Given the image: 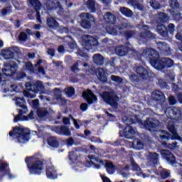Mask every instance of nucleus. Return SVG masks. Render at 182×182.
Returning a JSON list of instances; mask_svg holds the SVG:
<instances>
[{
	"instance_id": "obj_1",
	"label": "nucleus",
	"mask_w": 182,
	"mask_h": 182,
	"mask_svg": "<svg viewBox=\"0 0 182 182\" xmlns=\"http://www.w3.org/2000/svg\"><path fill=\"white\" fill-rule=\"evenodd\" d=\"M141 56L149 60V63L156 70H164L173 68L174 61L169 58H160V54L154 48H146L143 50Z\"/></svg>"
},
{
	"instance_id": "obj_2",
	"label": "nucleus",
	"mask_w": 182,
	"mask_h": 182,
	"mask_svg": "<svg viewBox=\"0 0 182 182\" xmlns=\"http://www.w3.org/2000/svg\"><path fill=\"white\" fill-rule=\"evenodd\" d=\"M25 163L30 176H41L48 161L43 159V155L41 152H38L31 156H27Z\"/></svg>"
},
{
	"instance_id": "obj_3",
	"label": "nucleus",
	"mask_w": 182,
	"mask_h": 182,
	"mask_svg": "<svg viewBox=\"0 0 182 182\" xmlns=\"http://www.w3.org/2000/svg\"><path fill=\"white\" fill-rule=\"evenodd\" d=\"M9 136L14 140L17 139L18 143H26L31 140V132L25 127L16 126L9 132Z\"/></svg>"
},
{
	"instance_id": "obj_4",
	"label": "nucleus",
	"mask_w": 182,
	"mask_h": 182,
	"mask_svg": "<svg viewBox=\"0 0 182 182\" xmlns=\"http://www.w3.org/2000/svg\"><path fill=\"white\" fill-rule=\"evenodd\" d=\"M124 122H128L129 124H127V126L124 127L123 132H119V136L121 137H125V139L132 140V139H134L136 136V131H134L133 127H132V124L134 123L133 122V119L126 117Z\"/></svg>"
},
{
	"instance_id": "obj_5",
	"label": "nucleus",
	"mask_w": 182,
	"mask_h": 182,
	"mask_svg": "<svg viewBox=\"0 0 182 182\" xmlns=\"http://www.w3.org/2000/svg\"><path fill=\"white\" fill-rule=\"evenodd\" d=\"M81 18L80 26L83 29H90L92 25L96 22V18L95 16L90 13H82L80 14Z\"/></svg>"
},
{
	"instance_id": "obj_6",
	"label": "nucleus",
	"mask_w": 182,
	"mask_h": 182,
	"mask_svg": "<svg viewBox=\"0 0 182 182\" xmlns=\"http://www.w3.org/2000/svg\"><path fill=\"white\" fill-rule=\"evenodd\" d=\"M1 72L3 76H6V77H11L14 75H16V72H18V64L14 61L6 63L4 64Z\"/></svg>"
},
{
	"instance_id": "obj_7",
	"label": "nucleus",
	"mask_w": 182,
	"mask_h": 182,
	"mask_svg": "<svg viewBox=\"0 0 182 182\" xmlns=\"http://www.w3.org/2000/svg\"><path fill=\"white\" fill-rule=\"evenodd\" d=\"M104 102L107 103V105H109L112 109H118L119 108V97L117 95H114L112 94H110L107 92H105L102 94V96Z\"/></svg>"
},
{
	"instance_id": "obj_8",
	"label": "nucleus",
	"mask_w": 182,
	"mask_h": 182,
	"mask_svg": "<svg viewBox=\"0 0 182 182\" xmlns=\"http://www.w3.org/2000/svg\"><path fill=\"white\" fill-rule=\"evenodd\" d=\"M19 48L13 46L6 49H2L0 53V56H2L5 60H9L15 58V53H18Z\"/></svg>"
},
{
	"instance_id": "obj_9",
	"label": "nucleus",
	"mask_w": 182,
	"mask_h": 182,
	"mask_svg": "<svg viewBox=\"0 0 182 182\" xmlns=\"http://www.w3.org/2000/svg\"><path fill=\"white\" fill-rule=\"evenodd\" d=\"M26 89L28 92H32L33 93H39L42 95L45 86L41 81H37L36 83L32 84L31 82L26 83Z\"/></svg>"
},
{
	"instance_id": "obj_10",
	"label": "nucleus",
	"mask_w": 182,
	"mask_h": 182,
	"mask_svg": "<svg viewBox=\"0 0 182 182\" xmlns=\"http://www.w3.org/2000/svg\"><path fill=\"white\" fill-rule=\"evenodd\" d=\"M168 5L171 8V9H169V12L173 18L181 15V13H180L181 6H180V3H178V0H169Z\"/></svg>"
},
{
	"instance_id": "obj_11",
	"label": "nucleus",
	"mask_w": 182,
	"mask_h": 182,
	"mask_svg": "<svg viewBox=\"0 0 182 182\" xmlns=\"http://www.w3.org/2000/svg\"><path fill=\"white\" fill-rule=\"evenodd\" d=\"M82 97L90 106L95 105V103H97V97L90 89H87L86 91L82 92Z\"/></svg>"
},
{
	"instance_id": "obj_12",
	"label": "nucleus",
	"mask_w": 182,
	"mask_h": 182,
	"mask_svg": "<svg viewBox=\"0 0 182 182\" xmlns=\"http://www.w3.org/2000/svg\"><path fill=\"white\" fill-rule=\"evenodd\" d=\"M53 130L59 136H65L66 137H70L72 136L70 129L66 125L55 126L53 128Z\"/></svg>"
},
{
	"instance_id": "obj_13",
	"label": "nucleus",
	"mask_w": 182,
	"mask_h": 182,
	"mask_svg": "<svg viewBox=\"0 0 182 182\" xmlns=\"http://www.w3.org/2000/svg\"><path fill=\"white\" fill-rule=\"evenodd\" d=\"M161 133V134H163L160 136L161 140H167V141H168V140L181 141V136L178 135V134L177 133V131H175L174 132H172L171 134H170L167 131L162 130Z\"/></svg>"
},
{
	"instance_id": "obj_14",
	"label": "nucleus",
	"mask_w": 182,
	"mask_h": 182,
	"mask_svg": "<svg viewBox=\"0 0 182 182\" xmlns=\"http://www.w3.org/2000/svg\"><path fill=\"white\" fill-rule=\"evenodd\" d=\"M28 1L32 8H33L34 11H36V16L38 22H40V23H42V19H41V12L39 11L41 8H42V4H41V1L39 0H28Z\"/></svg>"
},
{
	"instance_id": "obj_15",
	"label": "nucleus",
	"mask_w": 182,
	"mask_h": 182,
	"mask_svg": "<svg viewBox=\"0 0 182 182\" xmlns=\"http://www.w3.org/2000/svg\"><path fill=\"white\" fill-rule=\"evenodd\" d=\"M161 154L167 163L169 164H176V156L169 150L163 149L161 151Z\"/></svg>"
},
{
	"instance_id": "obj_16",
	"label": "nucleus",
	"mask_w": 182,
	"mask_h": 182,
	"mask_svg": "<svg viewBox=\"0 0 182 182\" xmlns=\"http://www.w3.org/2000/svg\"><path fill=\"white\" fill-rule=\"evenodd\" d=\"M158 50L164 55H171V48L168 47V44L166 42H158L157 43Z\"/></svg>"
},
{
	"instance_id": "obj_17",
	"label": "nucleus",
	"mask_w": 182,
	"mask_h": 182,
	"mask_svg": "<svg viewBox=\"0 0 182 182\" xmlns=\"http://www.w3.org/2000/svg\"><path fill=\"white\" fill-rule=\"evenodd\" d=\"M136 75L142 79V80H147L150 77L149 71L143 66H138L136 69Z\"/></svg>"
},
{
	"instance_id": "obj_18",
	"label": "nucleus",
	"mask_w": 182,
	"mask_h": 182,
	"mask_svg": "<svg viewBox=\"0 0 182 182\" xmlns=\"http://www.w3.org/2000/svg\"><path fill=\"white\" fill-rule=\"evenodd\" d=\"M152 99L154 102L163 103L166 100V95L160 90H155L153 92Z\"/></svg>"
},
{
	"instance_id": "obj_19",
	"label": "nucleus",
	"mask_w": 182,
	"mask_h": 182,
	"mask_svg": "<svg viewBox=\"0 0 182 182\" xmlns=\"http://www.w3.org/2000/svg\"><path fill=\"white\" fill-rule=\"evenodd\" d=\"M130 48L127 46H118L115 48V53L118 56H126Z\"/></svg>"
},
{
	"instance_id": "obj_20",
	"label": "nucleus",
	"mask_w": 182,
	"mask_h": 182,
	"mask_svg": "<svg viewBox=\"0 0 182 182\" xmlns=\"http://www.w3.org/2000/svg\"><path fill=\"white\" fill-rule=\"evenodd\" d=\"M46 174L48 178H50L51 180H55V178H58V173H56V169L53 166L46 168Z\"/></svg>"
},
{
	"instance_id": "obj_21",
	"label": "nucleus",
	"mask_w": 182,
	"mask_h": 182,
	"mask_svg": "<svg viewBox=\"0 0 182 182\" xmlns=\"http://www.w3.org/2000/svg\"><path fill=\"white\" fill-rule=\"evenodd\" d=\"M16 105L17 107H21L22 109H17L18 112H19V110H23V112H28V107L25 105H26V101L25 100V98L17 97L16 99Z\"/></svg>"
},
{
	"instance_id": "obj_22",
	"label": "nucleus",
	"mask_w": 182,
	"mask_h": 182,
	"mask_svg": "<svg viewBox=\"0 0 182 182\" xmlns=\"http://www.w3.org/2000/svg\"><path fill=\"white\" fill-rule=\"evenodd\" d=\"M181 31V26L178 24L176 27L174 23H170L166 27L167 36H168V33L170 35H174V32H178Z\"/></svg>"
},
{
	"instance_id": "obj_23",
	"label": "nucleus",
	"mask_w": 182,
	"mask_h": 182,
	"mask_svg": "<svg viewBox=\"0 0 182 182\" xmlns=\"http://www.w3.org/2000/svg\"><path fill=\"white\" fill-rule=\"evenodd\" d=\"M104 19L106 23H109V25H114L116 23V16L110 12H106L104 15Z\"/></svg>"
},
{
	"instance_id": "obj_24",
	"label": "nucleus",
	"mask_w": 182,
	"mask_h": 182,
	"mask_svg": "<svg viewBox=\"0 0 182 182\" xmlns=\"http://www.w3.org/2000/svg\"><path fill=\"white\" fill-rule=\"evenodd\" d=\"M146 38H148V39H156V35H154V33H151L150 31H146L144 33H139L140 41L146 42V41H147Z\"/></svg>"
},
{
	"instance_id": "obj_25",
	"label": "nucleus",
	"mask_w": 182,
	"mask_h": 182,
	"mask_svg": "<svg viewBox=\"0 0 182 182\" xmlns=\"http://www.w3.org/2000/svg\"><path fill=\"white\" fill-rule=\"evenodd\" d=\"M92 60L97 66H103L105 63V57L100 53H97L93 55Z\"/></svg>"
},
{
	"instance_id": "obj_26",
	"label": "nucleus",
	"mask_w": 182,
	"mask_h": 182,
	"mask_svg": "<svg viewBox=\"0 0 182 182\" xmlns=\"http://www.w3.org/2000/svg\"><path fill=\"white\" fill-rule=\"evenodd\" d=\"M144 128L149 130V132H156V129H157V124L151 122L150 118H146V120L144 122Z\"/></svg>"
},
{
	"instance_id": "obj_27",
	"label": "nucleus",
	"mask_w": 182,
	"mask_h": 182,
	"mask_svg": "<svg viewBox=\"0 0 182 182\" xmlns=\"http://www.w3.org/2000/svg\"><path fill=\"white\" fill-rule=\"evenodd\" d=\"M97 75L100 82H102V83H107V75H106V71H105V69H98Z\"/></svg>"
},
{
	"instance_id": "obj_28",
	"label": "nucleus",
	"mask_w": 182,
	"mask_h": 182,
	"mask_svg": "<svg viewBox=\"0 0 182 182\" xmlns=\"http://www.w3.org/2000/svg\"><path fill=\"white\" fill-rule=\"evenodd\" d=\"M156 31L160 36L167 38V26L164 24L159 23L156 26Z\"/></svg>"
},
{
	"instance_id": "obj_29",
	"label": "nucleus",
	"mask_w": 182,
	"mask_h": 182,
	"mask_svg": "<svg viewBox=\"0 0 182 182\" xmlns=\"http://www.w3.org/2000/svg\"><path fill=\"white\" fill-rule=\"evenodd\" d=\"M47 143L48 146L50 147H53V149H58L60 144L59 143V141L58 140V138L55 136H50L47 139Z\"/></svg>"
},
{
	"instance_id": "obj_30",
	"label": "nucleus",
	"mask_w": 182,
	"mask_h": 182,
	"mask_svg": "<svg viewBox=\"0 0 182 182\" xmlns=\"http://www.w3.org/2000/svg\"><path fill=\"white\" fill-rule=\"evenodd\" d=\"M47 26H48L50 29H58V28H59V23L55 18L50 17L47 18Z\"/></svg>"
},
{
	"instance_id": "obj_31",
	"label": "nucleus",
	"mask_w": 182,
	"mask_h": 182,
	"mask_svg": "<svg viewBox=\"0 0 182 182\" xmlns=\"http://www.w3.org/2000/svg\"><path fill=\"white\" fill-rule=\"evenodd\" d=\"M157 21L159 23H168V21H170V17H168L167 14L166 13L159 12Z\"/></svg>"
},
{
	"instance_id": "obj_32",
	"label": "nucleus",
	"mask_w": 182,
	"mask_h": 182,
	"mask_svg": "<svg viewBox=\"0 0 182 182\" xmlns=\"http://www.w3.org/2000/svg\"><path fill=\"white\" fill-rule=\"evenodd\" d=\"M172 114L175 120H182V110L177 107H173L171 109Z\"/></svg>"
},
{
	"instance_id": "obj_33",
	"label": "nucleus",
	"mask_w": 182,
	"mask_h": 182,
	"mask_svg": "<svg viewBox=\"0 0 182 182\" xmlns=\"http://www.w3.org/2000/svg\"><path fill=\"white\" fill-rule=\"evenodd\" d=\"M137 32L134 30H125L122 32V36L126 38L127 41L132 39L136 36Z\"/></svg>"
},
{
	"instance_id": "obj_34",
	"label": "nucleus",
	"mask_w": 182,
	"mask_h": 182,
	"mask_svg": "<svg viewBox=\"0 0 182 182\" xmlns=\"http://www.w3.org/2000/svg\"><path fill=\"white\" fill-rule=\"evenodd\" d=\"M85 5L91 14L96 12V1L95 0H87Z\"/></svg>"
},
{
	"instance_id": "obj_35",
	"label": "nucleus",
	"mask_w": 182,
	"mask_h": 182,
	"mask_svg": "<svg viewBox=\"0 0 182 182\" xmlns=\"http://www.w3.org/2000/svg\"><path fill=\"white\" fill-rule=\"evenodd\" d=\"M119 11L124 16H126V18H132L133 16V11L125 6L120 7Z\"/></svg>"
},
{
	"instance_id": "obj_36",
	"label": "nucleus",
	"mask_w": 182,
	"mask_h": 182,
	"mask_svg": "<svg viewBox=\"0 0 182 182\" xmlns=\"http://www.w3.org/2000/svg\"><path fill=\"white\" fill-rule=\"evenodd\" d=\"M105 168L108 174H114L116 171V166L112 162H107L105 164Z\"/></svg>"
},
{
	"instance_id": "obj_37",
	"label": "nucleus",
	"mask_w": 182,
	"mask_h": 182,
	"mask_svg": "<svg viewBox=\"0 0 182 182\" xmlns=\"http://www.w3.org/2000/svg\"><path fill=\"white\" fill-rule=\"evenodd\" d=\"M159 157H160V155L156 152H150L149 153L150 161L154 165L158 164Z\"/></svg>"
},
{
	"instance_id": "obj_38",
	"label": "nucleus",
	"mask_w": 182,
	"mask_h": 182,
	"mask_svg": "<svg viewBox=\"0 0 182 182\" xmlns=\"http://www.w3.org/2000/svg\"><path fill=\"white\" fill-rule=\"evenodd\" d=\"M49 114V112L46 110L45 108H41L37 110V115L40 119H43V117H46Z\"/></svg>"
},
{
	"instance_id": "obj_39",
	"label": "nucleus",
	"mask_w": 182,
	"mask_h": 182,
	"mask_svg": "<svg viewBox=\"0 0 182 182\" xmlns=\"http://www.w3.org/2000/svg\"><path fill=\"white\" fill-rule=\"evenodd\" d=\"M106 31L109 35H112L113 36H116V35L118 33L117 28L112 26H107Z\"/></svg>"
},
{
	"instance_id": "obj_40",
	"label": "nucleus",
	"mask_w": 182,
	"mask_h": 182,
	"mask_svg": "<svg viewBox=\"0 0 182 182\" xmlns=\"http://www.w3.org/2000/svg\"><path fill=\"white\" fill-rule=\"evenodd\" d=\"M133 146H135L136 150H141L144 147V143L140 139H137L134 141Z\"/></svg>"
},
{
	"instance_id": "obj_41",
	"label": "nucleus",
	"mask_w": 182,
	"mask_h": 182,
	"mask_svg": "<svg viewBox=\"0 0 182 182\" xmlns=\"http://www.w3.org/2000/svg\"><path fill=\"white\" fill-rule=\"evenodd\" d=\"M18 114L14 117V123H18V122L22 121L23 114H26L28 112L26 111L23 112L22 109H18Z\"/></svg>"
},
{
	"instance_id": "obj_42",
	"label": "nucleus",
	"mask_w": 182,
	"mask_h": 182,
	"mask_svg": "<svg viewBox=\"0 0 182 182\" xmlns=\"http://www.w3.org/2000/svg\"><path fill=\"white\" fill-rule=\"evenodd\" d=\"M162 146H164V147H166V149H170L171 150H174V149H176V147H177V142H173L172 144H167V142H166V141H163L161 142Z\"/></svg>"
},
{
	"instance_id": "obj_43",
	"label": "nucleus",
	"mask_w": 182,
	"mask_h": 182,
	"mask_svg": "<svg viewBox=\"0 0 182 182\" xmlns=\"http://www.w3.org/2000/svg\"><path fill=\"white\" fill-rule=\"evenodd\" d=\"M64 92L65 95H68V97H72V96H74L75 93V88L73 87H69L64 90Z\"/></svg>"
},
{
	"instance_id": "obj_44",
	"label": "nucleus",
	"mask_w": 182,
	"mask_h": 182,
	"mask_svg": "<svg viewBox=\"0 0 182 182\" xmlns=\"http://www.w3.org/2000/svg\"><path fill=\"white\" fill-rule=\"evenodd\" d=\"M149 4H150V6H151L153 9H156V11L158 9H160V8H161V5L156 0H150Z\"/></svg>"
},
{
	"instance_id": "obj_45",
	"label": "nucleus",
	"mask_w": 182,
	"mask_h": 182,
	"mask_svg": "<svg viewBox=\"0 0 182 182\" xmlns=\"http://www.w3.org/2000/svg\"><path fill=\"white\" fill-rule=\"evenodd\" d=\"M129 80L132 82L136 85V83H139L140 82V77L138 76L136 74H132L129 75Z\"/></svg>"
},
{
	"instance_id": "obj_46",
	"label": "nucleus",
	"mask_w": 182,
	"mask_h": 182,
	"mask_svg": "<svg viewBox=\"0 0 182 182\" xmlns=\"http://www.w3.org/2000/svg\"><path fill=\"white\" fill-rule=\"evenodd\" d=\"M48 2H52V4H54V6L52 8V9H57V8H59L60 11H63V6H62V4H60V1H56L55 4V1L53 0H47Z\"/></svg>"
},
{
	"instance_id": "obj_47",
	"label": "nucleus",
	"mask_w": 182,
	"mask_h": 182,
	"mask_svg": "<svg viewBox=\"0 0 182 182\" xmlns=\"http://www.w3.org/2000/svg\"><path fill=\"white\" fill-rule=\"evenodd\" d=\"M18 41L20 42H26L28 41V34L23 31L21 32L18 36Z\"/></svg>"
},
{
	"instance_id": "obj_48",
	"label": "nucleus",
	"mask_w": 182,
	"mask_h": 182,
	"mask_svg": "<svg viewBox=\"0 0 182 182\" xmlns=\"http://www.w3.org/2000/svg\"><path fill=\"white\" fill-rule=\"evenodd\" d=\"M111 80H112V82H115V83H123V78L117 75H111Z\"/></svg>"
},
{
	"instance_id": "obj_49",
	"label": "nucleus",
	"mask_w": 182,
	"mask_h": 182,
	"mask_svg": "<svg viewBox=\"0 0 182 182\" xmlns=\"http://www.w3.org/2000/svg\"><path fill=\"white\" fill-rule=\"evenodd\" d=\"M157 83H158V86H159V87H161V89H164V88L167 87V86H168L167 82L161 78L158 79Z\"/></svg>"
},
{
	"instance_id": "obj_50",
	"label": "nucleus",
	"mask_w": 182,
	"mask_h": 182,
	"mask_svg": "<svg viewBox=\"0 0 182 182\" xmlns=\"http://www.w3.org/2000/svg\"><path fill=\"white\" fill-rule=\"evenodd\" d=\"M90 41L91 42V46L92 49L93 48H96V46H99V41H97V39H96V38L91 36L90 38Z\"/></svg>"
},
{
	"instance_id": "obj_51",
	"label": "nucleus",
	"mask_w": 182,
	"mask_h": 182,
	"mask_svg": "<svg viewBox=\"0 0 182 182\" xmlns=\"http://www.w3.org/2000/svg\"><path fill=\"white\" fill-rule=\"evenodd\" d=\"M84 46L86 50H90L92 48V43L90 42V38H87V40L85 41L84 42Z\"/></svg>"
},
{
	"instance_id": "obj_52",
	"label": "nucleus",
	"mask_w": 182,
	"mask_h": 182,
	"mask_svg": "<svg viewBox=\"0 0 182 182\" xmlns=\"http://www.w3.org/2000/svg\"><path fill=\"white\" fill-rule=\"evenodd\" d=\"M26 69L29 70V72H35V68H33V65L31 62L26 63Z\"/></svg>"
},
{
	"instance_id": "obj_53",
	"label": "nucleus",
	"mask_w": 182,
	"mask_h": 182,
	"mask_svg": "<svg viewBox=\"0 0 182 182\" xmlns=\"http://www.w3.org/2000/svg\"><path fill=\"white\" fill-rule=\"evenodd\" d=\"M167 129L170 132V133H174V132H177L174 123H169L167 126Z\"/></svg>"
},
{
	"instance_id": "obj_54",
	"label": "nucleus",
	"mask_w": 182,
	"mask_h": 182,
	"mask_svg": "<svg viewBox=\"0 0 182 182\" xmlns=\"http://www.w3.org/2000/svg\"><path fill=\"white\" fill-rule=\"evenodd\" d=\"M9 164L8 163H0V171L1 172L4 171L5 174L6 170H8L6 167H9Z\"/></svg>"
},
{
	"instance_id": "obj_55",
	"label": "nucleus",
	"mask_w": 182,
	"mask_h": 182,
	"mask_svg": "<svg viewBox=\"0 0 182 182\" xmlns=\"http://www.w3.org/2000/svg\"><path fill=\"white\" fill-rule=\"evenodd\" d=\"M73 124L76 130H79V129H80V126H83L82 121L80 119H75L73 121Z\"/></svg>"
},
{
	"instance_id": "obj_56",
	"label": "nucleus",
	"mask_w": 182,
	"mask_h": 182,
	"mask_svg": "<svg viewBox=\"0 0 182 182\" xmlns=\"http://www.w3.org/2000/svg\"><path fill=\"white\" fill-rule=\"evenodd\" d=\"M71 71H73V73L80 72V69H79V63H75L71 66Z\"/></svg>"
},
{
	"instance_id": "obj_57",
	"label": "nucleus",
	"mask_w": 182,
	"mask_h": 182,
	"mask_svg": "<svg viewBox=\"0 0 182 182\" xmlns=\"http://www.w3.org/2000/svg\"><path fill=\"white\" fill-rule=\"evenodd\" d=\"M65 143L66 146L70 147L75 144V139H73V137H69L68 139H66Z\"/></svg>"
},
{
	"instance_id": "obj_58",
	"label": "nucleus",
	"mask_w": 182,
	"mask_h": 182,
	"mask_svg": "<svg viewBox=\"0 0 182 182\" xmlns=\"http://www.w3.org/2000/svg\"><path fill=\"white\" fill-rule=\"evenodd\" d=\"M4 176H8L9 180H14V178H15V176L11 173V169L9 168H8V169L6 170Z\"/></svg>"
},
{
	"instance_id": "obj_59",
	"label": "nucleus",
	"mask_w": 182,
	"mask_h": 182,
	"mask_svg": "<svg viewBox=\"0 0 182 182\" xmlns=\"http://www.w3.org/2000/svg\"><path fill=\"white\" fill-rule=\"evenodd\" d=\"M90 141H92V143H102V139H100V137H97V136H91L90 139Z\"/></svg>"
},
{
	"instance_id": "obj_60",
	"label": "nucleus",
	"mask_w": 182,
	"mask_h": 182,
	"mask_svg": "<svg viewBox=\"0 0 182 182\" xmlns=\"http://www.w3.org/2000/svg\"><path fill=\"white\" fill-rule=\"evenodd\" d=\"M168 102L169 105H171V106H174V105H176V103H177V100H176V98L173 96H170L168 97Z\"/></svg>"
},
{
	"instance_id": "obj_61",
	"label": "nucleus",
	"mask_w": 182,
	"mask_h": 182,
	"mask_svg": "<svg viewBox=\"0 0 182 182\" xmlns=\"http://www.w3.org/2000/svg\"><path fill=\"white\" fill-rule=\"evenodd\" d=\"M68 46L70 49H76V48H77V44L76 43V41H70L68 42Z\"/></svg>"
},
{
	"instance_id": "obj_62",
	"label": "nucleus",
	"mask_w": 182,
	"mask_h": 182,
	"mask_svg": "<svg viewBox=\"0 0 182 182\" xmlns=\"http://www.w3.org/2000/svg\"><path fill=\"white\" fill-rule=\"evenodd\" d=\"M87 107H89V106L87 103H82L80 106V109L82 112H86V110H87Z\"/></svg>"
},
{
	"instance_id": "obj_63",
	"label": "nucleus",
	"mask_w": 182,
	"mask_h": 182,
	"mask_svg": "<svg viewBox=\"0 0 182 182\" xmlns=\"http://www.w3.org/2000/svg\"><path fill=\"white\" fill-rule=\"evenodd\" d=\"M63 124H65V126H68L69 124H70V119H69L68 117H63Z\"/></svg>"
},
{
	"instance_id": "obj_64",
	"label": "nucleus",
	"mask_w": 182,
	"mask_h": 182,
	"mask_svg": "<svg viewBox=\"0 0 182 182\" xmlns=\"http://www.w3.org/2000/svg\"><path fill=\"white\" fill-rule=\"evenodd\" d=\"M175 38H176V39H177V41H181V44H182V33L180 32V31H177V33H176Z\"/></svg>"
}]
</instances>
